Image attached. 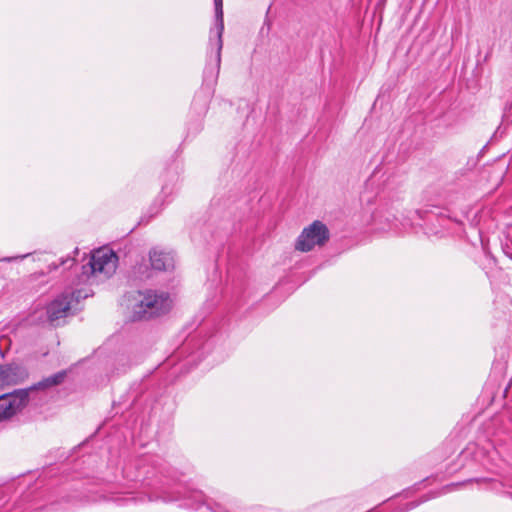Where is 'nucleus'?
<instances>
[{"instance_id": "f257e3e1", "label": "nucleus", "mask_w": 512, "mask_h": 512, "mask_svg": "<svg viewBox=\"0 0 512 512\" xmlns=\"http://www.w3.org/2000/svg\"><path fill=\"white\" fill-rule=\"evenodd\" d=\"M453 191L454 189L450 187L445 190L443 206L429 204L416 211V214L424 221L425 225H432L434 221H437L440 227L448 228L447 223L449 221H453L457 224L462 223V219L465 217V211L461 209L460 214H458L451 210L449 206L462 201L464 194L462 191L457 190L455 194L449 195V193Z\"/></svg>"}, {"instance_id": "f03ea898", "label": "nucleus", "mask_w": 512, "mask_h": 512, "mask_svg": "<svg viewBox=\"0 0 512 512\" xmlns=\"http://www.w3.org/2000/svg\"><path fill=\"white\" fill-rule=\"evenodd\" d=\"M171 300L166 293L152 290L139 292V299L133 307L134 320H148L166 314L171 309Z\"/></svg>"}, {"instance_id": "ddd939ff", "label": "nucleus", "mask_w": 512, "mask_h": 512, "mask_svg": "<svg viewBox=\"0 0 512 512\" xmlns=\"http://www.w3.org/2000/svg\"><path fill=\"white\" fill-rule=\"evenodd\" d=\"M431 480H434V477H427L423 479L422 481L415 483L412 487H409L407 489H404L400 494L395 495L394 497H397L398 495L403 496L404 498L411 497L414 493L421 490V486L424 482L430 483Z\"/></svg>"}, {"instance_id": "9b49d317", "label": "nucleus", "mask_w": 512, "mask_h": 512, "mask_svg": "<svg viewBox=\"0 0 512 512\" xmlns=\"http://www.w3.org/2000/svg\"><path fill=\"white\" fill-rule=\"evenodd\" d=\"M67 376V371L62 370L51 376L45 377L42 380L32 384L31 386L25 388L28 390V394L30 395L33 391H46L55 386L62 384Z\"/></svg>"}, {"instance_id": "20e7f679", "label": "nucleus", "mask_w": 512, "mask_h": 512, "mask_svg": "<svg viewBox=\"0 0 512 512\" xmlns=\"http://www.w3.org/2000/svg\"><path fill=\"white\" fill-rule=\"evenodd\" d=\"M118 257L113 250L100 248L91 253L87 264L82 266L87 278L103 281L110 278L116 271Z\"/></svg>"}, {"instance_id": "f8f14e48", "label": "nucleus", "mask_w": 512, "mask_h": 512, "mask_svg": "<svg viewBox=\"0 0 512 512\" xmlns=\"http://www.w3.org/2000/svg\"><path fill=\"white\" fill-rule=\"evenodd\" d=\"M445 493L446 492L442 491V488L439 491L429 492V493L421 496L418 500L410 501L408 503H405L401 506L394 508L392 512H408V511L418 507L419 505L427 502L428 500L436 498L437 496L445 494Z\"/></svg>"}, {"instance_id": "423d86ee", "label": "nucleus", "mask_w": 512, "mask_h": 512, "mask_svg": "<svg viewBox=\"0 0 512 512\" xmlns=\"http://www.w3.org/2000/svg\"><path fill=\"white\" fill-rule=\"evenodd\" d=\"M29 401L30 396L25 388L0 395V421L9 420L21 413Z\"/></svg>"}, {"instance_id": "9d476101", "label": "nucleus", "mask_w": 512, "mask_h": 512, "mask_svg": "<svg viewBox=\"0 0 512 512\" xmlns=\"http://www.w3.org/2000/svg\"><path fill=\"white\" fill-rule=\"evenodd\" d=\"M149 258L151 266L155 270L169 271L174 268L175 259L172 252L155 248L150 251Z\"/></svg>"}, {"instance_id": "6e6552de", "label": "nucleus", "mask_w": 512, "mask_h": 512, "mask_svg": "<svg viewBox=\"0 0 512 512\" xmlns=\"http://www.w3.org/2000/svg\"><path fill=\"white\" fill-rule=\"evenodd\" d=\"M29 378L28 369L19 363L0 364V385H18Z\"/></svg>"}, {"instance_id": "1a4fd4ad", "label": "nucleus", "mask_w": 512, "mask_h": 512, "mask_svg": "<svg viewBox=\"0 0 512 512\" xmlns=\"http://www.w3.org/2000/svg\"><path fill=\"white\" fill-rule=\"evenodd\" d=\"M472 482H475L477 484H485L486 485V488L494 493H497V494H504L507 496V493L508 492H505L504 491V488H505V484L502 482V481H499L497 479H494V478H485V477H479V478H470V479H467L463 482H457V483H451V484H448V485H445L442 487V491L443 492H452L453 490H455L457 487L459 486H463L465 484H468V483H472Z\"/></svg>"}, {"instance_id": "0eeeda50", "label": "nucleus", "mask_w": 512, "mask_h": 512, "mask_svg": "<svg viewBox=\"0 0 512 512\" xmlns=\"http://www.w3.org/2000/svg\"><path fill=\"white\" fill-rule=\"evenodd\" d=\"M87 294L82 295L81 291L64 292L59 297L48 304L46 313L48 320L53 323L63 317H66L73 307V303H78L81 298H86Z\"/></svg>"}, {"instance_id": "39448f33", "label": "nucleus", "mask_w": 512, "mask_h": 512, "mask_svg": "<svg viewBox=\"0 0 512 512\" xmlns=\"http://www.w3.org/2000/svg\"><path fill=\"white\" fill-rule=\"evenodd\" d=\"M330 239L328 227L321 221L315 220L305 227L295 242V249L301 252H309L315 246H324Z\"/></svg>"}, {"instance_id": "7ed1b4c3", "label": "nucleus", "mask_w": 512, "mask_h": 512, "mask_svg": "<svg viewBox=\"0 0 512 512\" xmlns=\"http://www.w3.org/2000/svg\"><path fill=\"white\" fill-rule=\"evenodd\" d=\"M215 24L209 35V60L205 69L206 75H218L223 47L222 35L224 31L223 0H214Z\"/></svg>"}, {"instance_id": "2eb2a0df", "label": "nucleus", "mask_w": 512, "mask_h": 512, "mask_svg": "<svg viewBox=\"0 0 512 512\" xmlns=\"http://www.w3.org/2000/svg\"><path fill=\"white\" fill-rule=\"evenodd\" d=\"M27 255H23V256H16V257H6L3 259V261H6V262H12L13 260H16V259H23L25 258Z\"/></svg>"}, {"instance_id": "dca6fc26", "label": "nucleus", "mask_w": 512, "mask_h": 512, "mask_svg": "<svg viewBox=\"0 0 512 512\" xmlns=\"http://www.w3.org/2000/svg\"><path fill=\"white\" fill-rule=\"evenodd\" d=\"M68 262H72V259L63 260V261H61L60 265H65Z\"/></svg>"}, {"instance_id": "f3484780", "label": "nucleus", "mask_w": 512, "mask_h": 512, "mask_svg": "<svg viewBox=\"0 0 512 512\" xmlns=\"http://www.w3.org/2000/svg\"><path fill=\"white\" fill-rule=\"evenodd\" d=\"M507 496L512 499V493H507Z\"/></svg>"}, {"instance_id": "4468645a", "label": "nucleus", "mask_w": 512, "mask_h": 512, "mask_svg": "<svg viewBox=\"0 0 512 512\" xmlns=\"http://www.w3.org/2000/svg\"><path fill=\"white\" fill-rule=\"evenodd\" d=\"M501 247L504 254L512 260V243L506 241L501 244Z\"/></svg>"}]
</instances>
